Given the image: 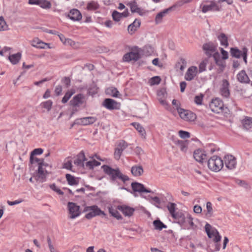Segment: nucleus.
Listing matches in <instances>:
<instances>
[{
	"mask_svg": "<svg viewBox=\"0 0 252 252\" xmlns=\"http://www.w3.org/2000/svg\"><path fill=\"white\" fill-rule=\"evenodd\" d=\"M202 48L207 56L213 57L217 65L222 68L225 67V62L221 59L220 55L217 51V45L212 42H209L203 44Z\"/></svg>",
	"mask_w": 252,
	"mask_h": 252,
	"instance_id": "obj_1",
	"label": "nucleus"
},
{
	"mask_svg": "<svg viewBox=\"0 0 252 252\" xmlns=\"http://www.w3.org/2000/svg\"><path fill=\"white\" fill-rule=\"evenodd\" d=\"M102 168L104 173L109 176L112 181H115L119 179L125 183L129 180L128 177L123 174L119 168L113 169L108 165H104L102 166Z\"/></svg>",
	"mask_w": 252,
	"mask_h": 252,
	"instance_id": "obj_2",
	"label": "nucleus"
},
{
	"mask_svg": "<svg viewBox=\"0 0 252 252\" xmlns=\"http://www.w3.org/2000/svg\"><path fill=\"white\" fill-rule=\"evenodd\" d=\"M205 231L206 232L209 238H212L215 243V249L212 251L208 250L209 252L213 251H219L220 249V246L219 244L221 237L218 231L215 228H212V226L209 223L206 224L205 226Z\"/></svg>",
	"mask_w": 252,
	"mask_h": 252,
	"instance_id": "obj_3",
	"label": "nucleus"
},
{
	"mask_svg": "<svg viewBox=\"0 0 252 252\" xmlns=\"http://www.w3.org/2000/svg\"><path fill=\"white\" fill-rule=\"evenodd\" d=\"M208 168L212 171L218 172L223 166V161L220 158L214 156L209 159L208 161Z\"/></svg>",
	"mask_w": 252,
	"mask_h": 252,
	"instance_id": "obj_4",
	"label": "nucleus"
},
{
	"mask_svg": "<svg viewBox=\"0 0 252 252\" xmlns=\"http://www.w3.org/2000/svg\"><path fill=\"white\" fill-rule=\"evenodd\" d=\"M85 210L89 212V213L85 216V217L87 219H91L92 218L97 216H102L104 217L106 216V214L104 212L101 210V209L96 205L87 207Z\"/></svg>",
	"mask_w": 252,
	"mask_h": 252,
	"instance_id": "obj_5",
	"label": "nucleus"
},
{
	"mask_svg": "<svg viewBox=\"0 0 252 252\" xmlns=\"http://www.w3.org/2000/svg\"><path fill=\"white\" fill-rule=\"evenodd\" d=\"M200 8L203 13H206L210 11H219L220 9V7L219 6L215 0H211L202 2L200 5Z\"/></svg>",
	"mask_w": 252,
	"mask_h": 252,
	"instance_id": "obj_6",
	"label": "nucleus"
},
{
	"mask_svg": "<svg viewBox=\"0 0 252 252\" xmlns=\"http://www.w3.org/2000/svg\"><path fill=\"white\" fill-rule=\"evenodd\" d=\"M47 167L51 168V166L48 163L45 162L43 159L38 168L37 172L38 179L41 182L45 181L46 175L48 174V171L46 169Z\"/></svg>",
	"mask_w": 252,
	"mask_h": 252,
	"instance_id": "obj_7",
	"label": "nucleus"
},
{
	"mask_svg": "<svg viewBox=\"0 0 252 252\" xmlns=\"http://www.w3.org/2000/svg\"><path fill=\"white\" fill-rule=\"evenodd\" d=\"M178 112L181 119L186 121H194L196 119V115L194 113L189 110L184 109H178Z\"/></svg>",
	"mask_w": 252,
	"mask_h": 252,
	"instance_id": "obj_8",
	"label": "nucleus"
},
{
	"mask_svg": "<svg viewBox=\"0 0 252 252\" xmlns=\"http://www.w3.org/2000/svg\"><path fill=\"white\" fill-rule=\"evenodd\" d=\"M67 207L69 213V218L70 219H74L80 215V207L75 203L69 202Z\"/></svg>",
	"mask_w": 252,
	"mask_h": 252,
	"instance_id": "obj_9",
	"label": "nucleus"
},
{
	"mask_svg": "<svg viewBox=\"0 0 252 252\" xmlns=\"http://www.w3.org/2000/svg\"><path fill=\"white\" fill-rule=\"evenodd\" d=\"M127 144L124 140H120L117 143L114 154V158L116 160H119L123 152L127 148Z\"/></svg>",
	"mask_w": 252,
	"mask_h": 252,
	"instance_id": "obj_10",
	"label": "nucleus"
},
{
	"mask_svg": "<svg viewBox=\"0 0 252 252\" xmlns=\"http://www.w3.org/2000/svg\"><path fill=\"white\" fill-rule=\"evenodd\" d=\"M209 106L212 111L216 113H219L223 109V103L220 99L215 98L212 100Z\"/></svg>",
	"mask_w": 252,
	"mask_h": 252,
	"instance_id": "obj_11",
	"label": "nucleus"
},
{
	"mask_svg": "<svg viewBox=\"0 0 252 252\" xmlns=\"http://www.w3.org/2000/svg\"><path fill=\"white\" fill-rule=\"evenodd\" d=\"M223 161L225 167L229 170H233L236 167V159L232 155H228L224 156Z\"/></svg>",
	"mask_w": 252,
	"mask_h": 252,
	"instance_id": "obj_12",
	"label": "nucleus"
},
{
	"mask_svg": "<svg viewBox=\"0 0 252 252\" xmlns=\"http://www.w3.org/2000/svg\"><path fill=\"white\" fill-rule=\"evenodd\" d=\"M193 157L195 160L199 163H203L207 159V155L205 151L200 149L194 151Z\"/></svg>",
	"mask_w": 252,
	"mask_h": 252,
	"instance_id": "obj_13",
	"label": "nucleus"
},
{
	"mask_svg": "<svg viewBox=\"0 0 252 252\" xmlns=\"http://www.w3.org/2000/svg\"><path fill=\"white\" fill-rule=\"evenodd\" d=\"M103 106L109 110L117 109L119 104L115 100L111 98H106L103 101Z\"/></svg>",
	"mask_w": 252,
	"mask_h": 252,
	"instance_id": "obj_14",
	"label": "nucleus"
},
{
	"mask_svg": "<svg viewBox=\"0 0 252 252\" xmlns=\"http://www.w3.org/2000/svg\"><path fill=\"white\" fill-rule=\"evenodd\" d=\"M140 58V56L138 52H130L125 54L123 57V60L127 62L131 61H137Z\"/></svg>",
	"mask_w": 252,
	"mask_h": 252,
	"instance_id": "obj_15",
	"label": "nucleus"
},
{
	"mask_svg": "<svg viewBox=\"0 0 252 252\" xmlns=\"http://www.w3.org/2000/svg\"><path fill=\"white\" fill-rule=\"evenodd\" d=\"M197 72V68L196 66H192L189 67L185 75V79L187 81H191L196 76Z\"/></svg>",
	"mask_w": 252,
	"mask_h": 252,
	"instance_id": "obj_16",
	"label": "nucleus"
},
{
	"mask_svg": "<svg viewBox=\"0 0 252 252\" xmlns=\"http://www.w3.org/2000/svg\"><path fill=\"white\" fill-rule=\"evenodd\" d=\"M84 96L82 94H79L75 95L73 98L70 101V105L73 107H79L83 103Z\"/></svg>",
	"mask_w": 252,
	"mask_h": 252,
	"instance_id": "obj_17",
	"label": "nucleus"
},
{
	"mask_svg": "<svg viewBox=\"0 0 252 252\" xmlns=\"http://www.w3.org/2000/svg\"><path fill=\"white\" fill-rule=\"evenodd\" d=\"M171 11V8H168L158 13L156 16L155 21L156 24H159L162 22V20L167 14Z\"/></svg>",
	"mask_w": 252,
	"mask_h": 252,
	"instance_id": "obj_18",
	"label": "nucleus"
},
{
	"mask_svg": "<svg viewBox=\"0 0 252 252\" xmlns=\"http://www.w3.org/2000/svg\"><path fill=\"white\" fill-rule=\"evenodd\" d=\"M31 45L33 47L39 49H46L50 48L49 44L42 41L38 38H34L31 41Z\"/></svg>",
	"mask_w": 252,
	"mask_h": 252,
	"instance_id": "obj_19",
	"label": "nucleus"
},
{
	"mask_svg": "<svg viewBox=\"0 0 252 252\" xmlns=\"http://www.w3.org/2000/svg\"><path fill=\"white\" fill-rule=\"evenodd\" d=\"M119 210L121 211L125 216L130 217L133 215L134 211L133 208L126 205H119L117 206Z\"/></svg>",
	"mask_w": 252,
	"mask_h": 252,
	"instance_id": "obj_20",
	"label": "nucleus"
},
{
	"mask_svg": "<svg viewBox=\"0 0 252 252\" xmlns=\"http://www.w3.org/2000/svg\"><path fill=\"white\" fill-rule=\"evenodd\" d=\"M132 189L134 192H152L150 189H146L144 185L142 184L134 182L131 185Z\"/></svg>",
	"mask_w": 252,
	"mask_h": 252,
	"instance_id": "obj_21",
	"label": "nucleus"
},
{
	"mask_svg": "<svg viewBox=\"0 0 252 252\" xmlns=\"http://www.w3.org/2000/svg\"><path fill=\"white\" fill-rule=\"evenodd\" d=\"M85 160H86V158L85 154L82 151L77 155L76 158L74 160V163L77 166L84 167Z\"/></svg>",
	"mask_w": 252,
	"mask_h": 252,
	"instance_id": "obj_22",
	"label": "nucleus"
},
{
	"mask_svg": "<svg viewBox=\"0 0 252 252\" xmlns=\"http://www.w3.org/2000/svg\"><path fill=\"white\" fill-rule=\"evenodd\" d=\"M175 145L178 146L180 150L184 153H186L188 148V142L187 141L180 140L177 139H173Z\"/></svg>",
	"mask_w": 252,
	"mask_h": 252,
	"instance_id": "obj_23",
	"label": "nucleus"
},
{
	"mask_svg": "<svg viewBox=\"0 0 252 252\" xmlns=\"http://www.w3.org/2000/svg\"><path fill=\"white\" fill-rule=\"evenodd\" d=\"M229 82L227 80L224 79L222 80L221 87L220 88V93L222 95L227 97L229 95Z\"/></svg>",
	"mask_w": 252,
	"mask_h": 252,
	"instance_id": "obj_24",
	"label": "nucleus"
},
{
	"mask_svg": "<svg viewBox=\"0 0 252 252\" xmlns=\"http://www.w3.org/2000/svg\"><path fill=\"white\" fill-rule=\"evenodd\" d=\"M97 121V118L95 117H87L81 118L78 120V123L83 126L92 125Z\"/></svg>",
	"mask_w": 252,
	"mask_h": 252,
	"instance_id": "obj_25",
	"label": "nucleus"
},
{
	"mask_svg": "<svg viewBox=\"0 0 252 252\" xmlns=\"http://www.w3.org/2000/svg\"><path fill=\"white\" fill-rule=\"evenodd\" d=\"M68 16L73 21H79L82 19L81 13L77 9H71Z\"/></svg>",
	"mask_w": 252,
	"mask_h": 252,
	"instance_id": "obj_26",
	"label": "nucleus"
},
{
	"mask_svg": "<svg viewBox=\"0 0 252 252\" xmlns=\"http://www.w3.org/2000/svg\"><path fill=\"white\" fill-rule=\"evenodd\" d=\"M185 220L184 224L182 226L187 227L188 229H194L195 227H196V226L193 222V218L189 214H187Z\"/></svg>",
	"mask_w": 252,
	"mask_h": 252,
	"instance_id": "obj_27",
	"label": "nucleus"
},
{
	"mask_svg": "<svg viewBox=\"0 0 252 252\" xmlns=\"http://www.w3.org/2000/svg\"><path fill=\"white\" fill-rule=\"evenodd\" d=\"M237 80L242 83L248 84L250 80L244 70H241L237 75Z\"/></svg>",
	"mask_w": 252,
	"mask_h": 252,
	"instance_id": "obj_28",
	"label": "nucleus"
},
{
	"mask_svg": "<svg viewBox=\"0 0 252 252\" xmlns=\"http://www.w3.org/2000/svg\"><path fill=\"white\" fill-rule=\"evenodd\" d=\"M217 38L220 42V44L225 48L228 45V36L223 32H220L217 34Z\"/></svg>",
	"mask_w": 252,
	"mask_h": 252,
	"instance_id": "obj_29",
	"label": "nucleus"
},
{
	"mask_svg": "<svg viewBox=\"0 0 252 252\" xmlns=\"http://www.w3.org/2000/svg\"><path fill=\"white\" fill-rule=\"evenodd\" d=\"M128 15V11L126 9L122 13H120L117 11H113L112 13V17L114 21L118 22L123 17H126Z\"/></svg>",
	"mask_w": 252,
	"mask_h": 252,
	"instance_id": "obj_30",
	"label": "nucleus"
},
{
	"mask_svg": "<svg viewBox=\"0 0 252 252\" xmlns=\"http://www.w3.org/2000/svg\"><path fill=\"white\" fill-rule=\"evenodd\" d=\"M173 218L178 220L179 223L182 226L184 224L186 216L181 212H176L171 216Z\"/></svg>",
	"mask_w": 252,
	"mask_h": 252,
	"instance_id": "obj_31",
	"label": "nucleus"
},
{
	"mask_svg": "<svg viewBox=\"0 0 252 252\" xmlns=\"http://www.w3.org/2000/svg\"><path fill=\"white\" fill-rule=\"evenodd\" d=\"M157 95L158 96V100L160 103L164 106L167 105V103L165 100L167 94L165 91L163 90H160L158 92Z\"/></svg>",
	"mask_w": 252,
	"mask_h": 252,
	"instance_id": "obj_32",
	"label": "nucleus"
},
{
	"mask_svg": "<svg viewBox=\"0 0 252 252\" xmlns=\"http://www.w3.org/2000/svg\"><path fill=\"white\" fill-rule=\"evenodd\" d=\"M143 172V168L141 165H134L131 168V173L135 177L141 176Z\"/></svg>",
	"mask_w": 252,
	"mask_h": 252,
	"instance_id": "obj_33",
	"label": "nucleus"
},
{
	"mask_svg": "<svg viewBox=\"0 0 252 252\" xmlns=\"http://www.w3.org/2000/svg\"><path fill=\"white\" fill-rule=\"evenodd\" d=\"M108 211L109 214L111 216L116 218L118 220H120L123 219L122 216L120 215L119 212H118V209L117 207H114L112 206H109L108 207Z\"/></svg>",
	"mask_w": 252,
	"mask_h": 252,
	"instance_id": "obj_34",
	"label": "nucleus"
},
{
	"mask_svg": "<svg viewBox=\"0 0 252 252\" xmlns=\"http://www.w3.org/2000/svg\"><path fill=\"white\" fill-rule=\"evenodd\" d=\"M140 21L139 20L135 19L134 22L130 24L127 28L128 32L131 34H133L140 27Z\"/></svg>",
	"mask_w": 252,
	"mask_h": 252,
	"instance_id": "obj_35",
	"label": "nucleus"
},
{
	"mask_svg": "<svg viewBox=\"0 0 252 252\" xmlns=\"http://www.w3.org/2000/svg\"><path fill=\"white\" fill-rule=\"evenodd\" d=\"M132 12H136L140 15L143 14V10L139 7L135 1H132L128 3Z\"/></svg>",
	"mask_w": 252,
	"mask_h": 252,
	"instance_id": "obj_36",
	"label": "nucleus"
},
{
	"mask_svg": "<svg viewBox=\"0 0 252 252\" xmlns=\"http://www.w3.org/2000/svg\"><path fill=\"white\" fill-rule=\"evenodd\" d=\"M99 8L98 2L94 0H91L87 4L86 9L89 11H94Z\"/></svg>",
	"mask_w": 252,
	"mask_h": 252,
	"instance_id": "obj_37",
	"label": "nucleus"
},
{
	"mask_svg": "<svg viewBox=\"0 0 252 252\" xmlns=\"http://www.w3.org/2000/svg\"><path fill=\"white\" fill-rule=\"evenodd\" d=\"M68 184L70 186H75L78 184L79 180L78 178L69 174H66L65 175Z\"/></svg>",
	"mask_w": 252,
	"mask_h": 252,
	"instance_id": "obj_38",
	"label": "nucleus"
},
{
	"mask_svg": "<svg viewBox=\"0 0 252 252\" xmlns=\"http://www.w3.org/2000/svg\"><path fill=\"white\" fill-rule=\"evenodd\" d=\"M132 125L134 126L135 129L138 131L141 136L144 138H146V132L144 127L139 123H133Z\"/></svg>",
	"mask_w": 252,
	"mask_h": 252,
	"instance_id": "obj_39",
	"label": "nucleus"
},
{
	"mask_svg": "<svg viewBox=\"0 0 252 252\" xmlns=\"http://www.w3.org/2000/svg\"><path fill=\"white\" fill-rule=\"evenodd\" d=\"M21 58V54L20 53L12 54L8 57L9 60L13 64H16L18 63Z\"/></svg>",
	"mask_w": 252,
	"mask_h": 252,
	"instance_id": "obj_40",
	"label": "nucleus"
},
{
	"mask_svg": "<svg viewBox=\"0 0 252 252\" xmlns=\"http://www.w3.org/2000/svg\"><path fill=\"white\" fill-rule=\"evenodd\" d=\"M230 54L233 57L239 59L243 55V48L242 50H240L236 48H231L230 49Z\"/></svg>",
	"mask_w": 252,
	"mask_h": 252,
	"instance_id": "obj_41",
	"label": "nucleus"
},
{
	"mask_svg": "<svg viewBox=\"0 0 252 252\" xmlns=\"http://www.w3.org/2000/svg\"><path fill=\"white\" fill-rule=\"evenodd\" d=\"M207 212L205 214L206 218H211L213 216L214 211L213 209L212 204L211 202L206 203Z\"/></svg>",
	"mask_w": 252,
	"mask_h": 252,
	"instance_id": "obj_42",
	"label": "nucleus"
},
{
	"mask_svg": "<svg viewBox=\"0 0 252 252\" xmlns=\"http://www.w3.org/2000/svg\"><path fill=\"white\" fill-rule=\"evenodd\" d=\"M243 126L247 129H249L252 126V118L246 117L243 121Z\"/></svg>",
	"mask_w": 252,
	"mask_h": 252,
	"instance_id": "obj_43",
	"label": "nucleus"
},
{
	"mask_svg": "<svg viewBox=\"0 0 252 252\" xmlns=\"http://www.w3.org/2000/svg\"><path fill=\"white\" fill-rule=\"evenodd\" d=\"M74 93L75 90L74 89H71L70 90L68 91L63 97L62 100V102L63 103H66Z\"/></svg>",
	"mask_w": 252,
	"mask_h": 252,
	"instance_id": "obj_44",
	"label": "nucleus"
},
{
	"mask_svg": "<svg viewBox=\"0 0 252 252\" xmlns=\"http://www.w3.org/2000/svg\"><path fill=\"white\" fill-rule=\"evenodd\" d=\"M100 165V162L94 159L87 161L85 163V166L90 169H93L95 166H97Z\"/></svg>",
	"mask_w": 252,
	"mask_h": 252,
	"instance_id": "obj_45",
	"label": "nucleus"
},
{
	"mask_svg": "<svg viewBox=\"0 0 252 252\" xmlns=\"http://www.w3.org/2000/svg\"><path fill=\"white\" fill-rule=\"evenodd\" d=\"M106 92L107 94L114 97H118L120 94L119 91L115 88H108Z\"/></svg>",
	"mask_w": 252,
	"mask_h": 252,
	"instance_id": "obj_46",
	"label": "nucleus"
},
{
	"mask_svg": "<svg viewBox=\"0 0 252 252\" xmlns=\"http://www.w3.org/2000/svg\"><path fill=\"white\" fill-rule=\"evenodd\" d=\"M155 229L161 230L162 228L167 227L166 225L163 224L160 220H155L153 222Z\"/></svg>",
	"mask_w": 252,
	"mask_h": 252,
	"instance_id": "obj_47",
	"label": "nucleus"
},
{
	"mask_svg": "<svg viewBox=\"0 0 252 252\" xmlns=\"http://www.w3.org/2000/svg\"><path fill=\"white\" fill-rule=\"evenodd\" d=\"M37 5L44 9H50L52 5L51 2L47 0H40Z\"/></svg>",
	"mask_w": 252,
	"mask_h": 252,
	"instance_id": "obj_48",
	"label": "nucleus"
},
{
	"mask_svg": "<svg viewBox=\"0 0 252 252\" xmlns=\"http://www.w3.org/2000/svg\"><path fill=\"white\" fill-rule=\"evenodd\" d=\"M64 42L65 45H69L74 48H77L79 47V43L78 42H75L69 38L65 39Z\"/></svg>",
	"mask_w": 252,
	"mask_h": 252,
	"instance_id": "obj_49",
	"label": "nucleus"
},
{
	"mask_svg": "<svg viewBox=\"0 0 252 252\" xmlns=\"http://www.w3.org/2000/svg\"><path fill=\"white\" fill-rule=\"evenodd\" d=\"M53 105V102L51 100H48L41 103V105L42 107L46 109L48 111L51 110Z\"/></svg>",
	"mask_w": 252,
	"mask_h": 252,
	"instance_id": "obj_50",
	"label": "nucleus"
},
{
	"mask_svg": "<svg viewBox=\"0 0 252 252\" xmlns=\"http://www.w3.org/2000/svg\"><path fill=\"white\" fill-rule=\"evenodd\" d=\"M43 158H38L36 157H35L34 156L30 155V163L31 164H37V165L39 166L40 165V162H42Z\"/></svg>",
	"mask_w": 252,
	"mask_h": 252,
	"instance_id": "obj_51",
	"label": "nucleus"
},
{
	"mask_svg": "<svg viewBox=\"0 0 252 252\" xmlns=\"http://www.w3.org/2000/svg\"><path fill=\"white\" fill-rule=\"evenodd\" d=\"M143 50L146 55H150L154 52V48L150 45H145L144 47Z\"/></svg>",
	"mask_w": 252,
	"mask_h": 252,
	"instance_id": "obj_52",
	"label": "nucleus"
},
{
	"mask_svg": "<svg viewBox=\"0 0 252 252\" xmlns=\"http://www.w3.org/2000/svg\"><path fill=\"white\" fill-rule=\"evenodd\" d=\"M161 79L159 76H155L151 78L149 80L150 85H158L160 83Z\"/></svg>",
	"mask_w": 252,
	"mask_h": 252,
	"instance_id": "obj_53",
	"label": "nucleus"
},
{
	"mask_svg": "<svg viewBox=\"0 0 252 252\" xmlns=\"http://www.w3.org/2000/svg\"><path fill=\"white\" fill-rule=\"evenodd\" d=\"M8 29V26L6 24L3 17H0V31H6Z\"/></svg>",
	"mask_w": 252,
	"mask_h": 252,
	"instance_id": "obj_54",
	"label": "nucleus"
},
{
	"mask_svg": "<svg viewBox=\"0 0 252 252\" xmlns=\"http://www.w3.org/2000/svg\"><path fill=\"white\" fill-rule=\"evenodd\" d=\"M167 208L171 216L173 214L176 212V204L174 203L170 202L168 203L167 205Z\"/></svg>",
	"mask_w": 252,
	"mask_h": 252,
	"instance_id": "obj_55",
	"label": "nucleus"
},
{
	"mask_svg": "<svg viewBox=\"0 0 252 252\" xmlns=\"http://www.w3.org/2000/svg\"><path fill=\"white\" fill-rule=\"evenodd\" d=\"M185 3H186L185 2V0H179L178 1H177L174 5L169 7V8H171L172 11L174 10L176 7H181Z\"/></svg>",
	"mask_w": 252,
	"mask_h": 252,
	"instance_id": "obj_56",
	"label": "nucleus"
},
{
	"mask_svg": "<svg viewBox=\"0 0 252 252\" xmlns=\"http://www.w3.org/2000/svg\"><path fill=\"white\" fill-rule=\"evenodd\" d=\"M187 65V62L185 59L183 58H181L180 60V62H178V64L177 65H180L179 68L181 71L184 70L186 68Z\"/></svg>",
	"mask_w": 252,
	"mask_h": 252,
	"instance_id": "obj_57",
	"label": "nucleus"
},
{
	"mask_svg": "<svg viewBox=\"0 0 252 252\" xmlns=\"http://www.w3.org/2000/svg\"><path fill=\"white\" fill-rule=\"evenodd\" d=\"M49 187L51 189L57 192L60 195H63V192L59 189L56 185L55 184H52L49 185Z\"/></svg>",
	"mask_w": 252,
	"mask_h": 252,
	"instance_id": "obj_58",
	"label": "nucleus"
},
{
	"mask_svg": "<svg viewBox=\"0 0 252 252\" xmlns=\"http://www.w3.org/2000/svg\"><path fill=\"white\" fill-rule=\"evenodd\" d=\"M208 61L207 60H203L199 65V71L202 72L205 70Z\"/></svg>",
	"mask_w": 252,
	"mask_h": 252,
	"instance_id": "obj_59",
	"label": "nucleus"
},
{
	"mask_svg": "<svg viewBox=\"0 0 252 252\" xmlns=\"http://www.w3.org/2000/svg\"><path fill=\"white\" fill-rule=\"evenodd\" d=\"M235 182L238 185L243 187L246 189H248L249 188L248 184L245 181L241 180L239 179H236Z\"/></svg>",
	"mask_w": 252,
	"mask_h": 252,
	"instance_id": "obj_60",
	"label": "nucleus"
},
{
	"mask_svg": "<svg viewBox=\"0 0 252 252\" xmlns=\"http://www.w3.org/2000/svg\"><path fill=\"white\" fill-rule=\"evenodd\" d=\"M178 133L180 137L183 139L188 138L190 137V133L188 131L180 130Z\"/></svg>",
	"mask_w": 252,
	"mask_h": 252,
	"instance_id": "obj_61",
	"label": "nucleus"
},
{
	"mask_svg": "<svg viewBox=\"0 0 252 252\" xmlns=\"http://www.w3.org/2000/svg\"><path fill=\"white\" fill-rule=\"evenodd\" d=\"M150 198L151 199V202L155 205H156V204H160L161 203L160 199L157 196H151L150 197Z\"/></svg>",
	"mask_w": 252,
	"mask_h": 252,
	"instance_id": "obj_62",
	"label": "nucleus"
},
{
	"mask_svg": "<svg viewBox=\"0 0 252 252\" xmlns=\"http://www.w3.org/2000/svg\"><path fill=\"white\" fill-rule=\"evenodd\" d=\"M43 150L41 148H37L33 150L31 153V155H39L43 153Z\"/></svg>",
	"mask_w": 252,
	"mask_h": 252,
	"instance_id": "obj_63",
	"label": "nucleus"
},
{
	"mask_svg": "<svg viewBox=\"0 0 252 252\" xmlns=\"http://www.w3.org/2000/svg\"><path fill=\"white\" fill-rule=\"evenodd\" d=\"M203 95H197L194 98V102L197 105H200L202 103Z\"/></svg>",
	"mask_w": 252,
	"mask_h": 252,
	"instance_id": "obj_64",
	"label": "nucleus"
}]
</instances>
